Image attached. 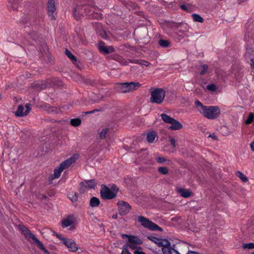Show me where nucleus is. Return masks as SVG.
I'll return each instance as SVG.
<instances>
[{"instance_id": "dca6fc26", "label": "nucleus", "mask_w": 254, "mask_h": 254, "mask_svg": "<svg viewBox=\"0 0 254 254\" xmlns=\"http://www.w3.org/2000/svg\"><path fill=\"white\" fill-rule=\"evenodd\" d=\"M82 15V11L79 6H76L73 8V16L76 20H79L81 18Z\"/></svg>"}, {"instance_id": "9d476101", "label": "nucleus", "mask_w": 254, "mask_h": 254, "mask_svg": "<svg viewBox=\"0 0 254 254\" xmlns=\"http://www.w3.org/2000/svg\"><path fill=\"white\" fill-rule=\"evenodd\" d=\"M123 238H127V244H138L141 245L142 244V241L139 239L137 236L129 235L127 234H123L122 235Z\"/></svg>"}, {"instance_id": "f257e3e1", "label": "nucleus", "mask_w": 254, "mask_h": 254, "mask_svg": "<svg viewBox=\"0 0 254 254\" xmlns=\"http://www.w3.org/2000/svg\"><path fill=\"white\" fill-rule=\"evenodd\" d=\"M194 105L197 111L208 119H216L220 114V109L217 106H204L198 100L195 101Z\"/></svg>"}, {"instance_id": "39448f33", "label": "nucleus", "mask_w": 254, "mask_h": 254, "mask_svg": "<svg viewBox=\"0 0 254 254\" xmlns=\"http://www.w3.org/2000/svg\"><path fill=\"white\" fill-rule=\"evenodd\" d=\"M113 190L108 188L105 185H102L100 190L101 197L104 199H111L115 198L119 190L116 187L112 188Z\"/></svg>"}, {"instance_id": "8fccbe9b", "label": "nucleus", "mask_w": 254, "mask_h": 254, "mask_svg": "<svg viewBox=\"0 0 254 254\" xmlns=\"http://www.w3.org/2000/svg\"><path fill=\"white\" fill-rule=\"evenodd\" d=\"M209 137H211L214 140H217V137L216 136L214 133L210 134L208 136Z\"/></svg>"}, {"instance_id": "e433bc0d", "label": "nucleus", "mask_w": 254, "mask_h": 254, "mask_svg": "<svg viewBox=\"0 0 254 254\" xmlns=\"http://www.w3.org/2000/svg\"><path fill=\"white\" fill-rule=\"evenodd\" d=\"M207 70H208L207 65L206 64H203L201 66V70L200 72V74L201 75H203V74H205L207 72Z\"/></svg>"}, {"instance_id": "b1692460", "label": "nucleus", "mask_w": 254, "mask_h": 254, "mask_svg": "<svg viewBox=\"0 0 254 254\" xmlns=\"http://www.w3.org/2000/svg\"><path fill=\"white\" fill-rule=\"evenodd\" d=\"M159 45L162 48H168L170 46V42L167 40L160 39L158 41Z\"/></svg>"}, {"instance_id": "7c9ffc66", "label": "nucleus", "mask_w": 254, "mask_h": 254, "mask_svg": "<svg viewBox=\"0 0 254 254\" xmlns=\"http://www.w3.org/2000/svg\"><path fill=\"white\" fill-rule=\"evenodd\" d=\"M109 130L108 128L105 127L103 128L101 131L99 132V138L101 139H103L106 138V135Z\"/></svg>"}, {"instance_id": "0eeeda50", "label": "nucleus", "mask_w": 254, "mask_h": 254, "mask_svg": "<svg viewBox=\"0 0 254 254\" xmlns=\"http://www.w3.org/2000/svg\"><path fill=\"white\" fill-rule=\"evenodd\" d=\"M162 120L166 123L171 124V126L169 127L171 130H179L182 128V125L178 121L174 118L168 116L165 113L161 115Z\"/></svg>"}, {"instance_id": "5701e85b", "label": "nucleus", "mask_w": 254, "mask_h": 254, "mask_svg": "<svg viewBox=\"0 0 254 254\" xmlns=\"http://www.w3.org/2000/svg\"><path fill=\"white\" fill-rule=\"evenodd\" d=\"M24 107L20 105L18 107V109L15 112V115L17 117H23L27 115L26 111H24Z\"/></svg>"}, {"instance_id": "bb28decb", "label": "nucleus", "mask_w": 254, "mask_h": 254, "mask_svg": "<svg viewBox=\"0 0 254 254\" xmlns=\"http://www.w3.org/2000/svg\"><path fill=\"white\" fill-rule=\"evenodd\" d=\"M68 198L73 203L76 204L78 200V194L77 192L70 193L68 194Z\"/></svg>"}, {"instance_id": "6e6552de", "label": "nucleus", "mask_w": 254, "mask_h": 254, "mask_svg": "<svg viewBox=\"0 0 254 254\" xmlns=\"http://www.w3.org/2000/svg\"><path fill=\"white\" fill-rule=\"evenodd\" d=\"M57 237L62 241L63 243L68 248V250L71 252H75L78 250V247L75 242L72 239H68L62 237L60 234H57Z\"/></svg>"}, {"instance_id": "f8f14e48", "label": "nucleus", "mask_w": 254, "mask_h": 254, "mask_svg": "<svg viewBox=\"0 0 254 254\" xmlns=\"http://www.w3.org/2000/svg\"><path fill=\"white\" fill-rule=\"evenodd\" d=\"M76 159L75 155L67 159L64 162H62L59 165L63 170L68 168L71 164L74 163Z\"/></svg>"}, {"instance_id": "6e6d98bb", "label": "nucleus", "mask_w": 254, "mask_h": 254, "mask_svg": "<svg viewBox=\"0 0 254 254\" xmlns=\"http://www.w3.org/2000/svg\"><path fill=\"white\" fill-rule=\"evenodd\" d=\"M123 60H121V61H120V63L122 64L123 65H126L127 64V62H122L121 61H122Z\"/></svg>"}, {"instance_id": "f704fd0d", "label": "nucleus", "mask_w": 254, "mask_h": 254, "mask_svg": "<svg viewBox=\"0 0 254 254\" xmlns=\"http://www.w3.org/2000/svg\"><path fill=\"white\" fill-rule=\"evenodd\" d=\"M126 245L132 250H142V248L141 247L137 246V245H138V244H127Z\"/></svg>"}, {"instance_id": "7ed1b4c3", "label": "nucleus", "mask_w": 254, "mask_h": 254, "mask_svg": "<svg viewBox=\"0 0 254 254\" xmlns=\"http://www.w3.org/2000/svg\"><path fill=\"white\" fill-rule=\"evenodd\" d=\"M166 95V92L163 89L156 88L151 91L150 101L151 103L161 104Z\"/></svg>"}, {"instance_id": "3c124183", "label": "nucleus", "mask_w": 254, "mask_h": 254, "mask_svg": "<svg viewBox=\"0 0 254 254\" xmlns=\"http://www.w3.org/2000/svg\"><path fill=\"white\" fill-rule=\"evenodd\" d=\"M250 64H251V67L253 68H254V59H252L251 60Z\"/></svg>"}, {"instance_id": "4c0bfd02", "label": "nucleus", "mask_w": 254, "mask_h": 254, "mask_svg": "<svg viewBox=\"0 0 254 254\" xmlns=\"http://www.w3.org/2000/svg\"><path fill=\"white\" fill-rule=\"evenodd\" d=\"M86 189H87V188H85V186H84V185H82V182H81L79 184V192L81 193H83L85 191Z\"/></svg>"}, {"instance_id": "9b49d317", "label": "nucleus", "mask_w": 254, "mask_h": 254, "mask_svg": "<svg viewBox=\"0 0 254 254\" xmlns=\"http://www.w3.org/2000/svg\"><path fill=\"white\" fill-rule=\"evenodd\" d=\"M47 9L48 11L49 16L51 17L52 19H55V16L53 14L56 8L55 6V0H49L47 4Z\"/></svg>"}, {"instance_id": "412c9836", "label": "nucleus", "mask_w": 254, "mask_h": 254, "mask_svg": "<svg viewBox=\"0 0 254 254\" xmlns=\"http://www.w3.org/2000/svg\"><path fill=\"white\" fill-rule=\"evenodd\" d=\"M63 169L59 166L56 168L54 171V174L51 175L52 179H56L60 178L61 173L63 172Z\"/></svg>"}, {"instance_id": "37998d69", "label": "nucleus", "mask_w": 254, "mask_h": 254, "mask_svg": "<svg viewBox=\"0 0 254 254\" xmlns=\"http://www.w3.org/2000/svg\"><path fill=\"white\" fill-rule=\"evenodd\" d=\"M156 160L158 163L160 164H163L166 161L165 158L163 157H157Z\"/></svg>"}, {"instance_id": "aec40b11", "label": "nucleus", "mask_w": 254, "mask_h": 254, "mask_svg": "<svg viewBox=\"0 0 254 254\" xmlns=\"http://www.w3.org/2000/svg\"><path fill=\"white\" fill-rule=\"evenodd\" d=\"M157 135L156 132L152 131L147 133V140L149 143H152L157 137Z\"/></svg>"}, {"instance_id": "ea45409f", "label": "nucleus", "mask_w": 254, "mask_h": 254, "mask_svg": "<svg viewBox=\"0 0 254 254\" xmlns=\"http://www.w3.org/2000/svg\"><path fill=\"white\" fill-rule=\"evenodd\" d=\"M34 86L37 88V89H40V90H42V89H44L45 88H46V85L45 84H36L34 85Z\"/></svg>"}, {"instance_id": "a211bd4d", "label": "nucleus", "mask_w": 254, "mask_h": 254, "mask_svg": "<svg viewBox=\"0 0 254 254\" xmlns=\"http://www.w3.org/2000/svg\"><path fill=\"white\" fill-rule=\"evenodd\" d=\"M178 192L185 198L189 197L191 195L192 192L189 190L187 189L179 188L178 189Z\"/></svg>"}, {"instance_id": "a878e982", "label": "nucleus", "mask_w": 254, "mask_h": 254, "mask_svg": "<svg viewBox=\"0 0 254 254\" xmlns=\"http://www.w3.org/2000/svg\"><path fill=\"white\" fill-rule=\"evenodd\" d=\"M236 175L237 177L239 178L243 182L246 183L248 182V178L242 172L238 171L236 172Z\"/></svg>"}, {"instance_id": "603ef678", "label": "nucleus", "mask_w": 254, "mask_h": 254, "mask_svg": "<svg viewBox=\"0 0 254 254\" xmlns=\"http://www.w3.org/2000/svg\"><path fill=\"white\" fill-rule=\"evenodd\" d=\"M89 8V7L88 6H85L84 9L85 12L86 14H87V15H90V13L86 11L87 10V9H88Z\"/></svg>"}, {"instance_id": "72a5a7b5", "label": "nucleus", "mask_w": 254, "mask_h": 254, "mask_svg": "<svg viewBox=\"0 0 254 254\" xmlns=\"http://www.w3.org/2000/svg\"><path fill=\"white\" fill-rule=\"evenodd\" d=\"M158 171L162 174L166 175L168 173V169L166 167H160L158 168Z\"/></svg>"}, {"instance_id": "ddd939ff", "label": "nucleus", "mask_w": 254, "mask_h": 254, "mask_svg": "<svg viewBox=\"0 0 254 254\" xmlns=\"http://www.w3.org/2000/svg\"><path fill=\"white\" fill-rule=\"evenodd\" d=\"M150 240L157 244L159 247H162V248H164L169 244H170V242L166 239L163 240L161 239H157L156 237H152V239H150Z\"/></svg>"}, {"instance_id": "423d86ee", "label": "nucleus", "mask_w": 254, "mask_h": 254, "mask_svg": "<svg viewBox=\"0 0 254 254\" xmlns=\"http://www.w3.org/2000/svg\"><path fill=\"white\" fill-rule=\"evenodd\" d=\"M137 220L138 222L141 223L142 226L150 230L159 231L160 232L163 231V229L160 227L144 216H138Z\"/></svg>"}, {"instance_id": "58836bf2", "label": "nucleus", "mask_w": 254, "mask_h": 254, "mask_svg": "<svg viewBox=\"0 0 254 254\" xmlns=\"http://www.w3.org/2000/svg\"><path fill=\"white\" fill-rule=\"evenodd\" d=\"M244 248H248L249 249H254V243H250L248 244H245L244 245Z\"/></svg>"}, {"instance_id": "5fc2aeb1", "label": "nucleus", "mask_w": 254, "mask_h": 254, "mask_svg": "<svg viewBox=\"0 0 254 254\" xmlns=\"http://www.w3.org/2000/svg\"><path fill=\"white\" fill-rule=\"evenodd\" d=\"M187 254H200L195 252H193V251H189Z\"/></svg>"}, {"instance_id": "393cba45", "label": "nucleus", "mask_w": 254, "mask_h": 254, "mask_svg": "<svg viewBox=\"0 0 254 254\" xmlns=\"http://www.w3.org/2000/svg\"><path fill=\"white\" fill-rule=\"evenodd\" d=\"M73 223V221L69 218L68 217L66 219L62 220V225L63 228L67 227L70 226Z\"/></svg>"}, {"instance_id": "1a4fd4ad", "label": "nucleus", "mask_w": 254, "mask_h": 254, "mask_svg": "<svg viewBox=\"0 0 254 254\" xmlns=\"http://www.w3.org/2000/svg\"><path fill=\"white\" fill-rule=\"evenodd\" d=\"M119 208V213L121 215H126L131 209L129 204L124 201H119L117 203Z\"/></svg>"}, {"instance_id": "4d7b16f0", "label": "nucleus", "mask_w": 254, "mask_h": 254, "mask_svg": "<svg viewBox=\"0 0 254 254\" xmlns=\"http://www.w3.org/2000/svg\"><path fill=\"white\" fill-rule=\"evenodd\" d=\"M118 215L117 214H114L113 215L112 218L114 219H116L117 218Z\"/></svg>"}, {"instance_id": "cd10ccee", "label": "nucleus", "mask_w": 254, "mask_h": 254, "mask_svg": "<svg viewBox=\"0 0 254 254\" xmlns=\"http://www.w3.org/2000/svg\"><path fill=\"white\" fill-rule=\"evenodd\" d=\"M31 239L34 242L37 244V246L39 247L41 250L43 251L45 250V248L43 244L35 236H32V238Z\"/></svg>"}, {"instance_id": "a19ab883", "label": "nucleus", "mask_w": 254, "mask_h": 254, "mask_svg": "<svg viewBox=\"0 0 254 254\" xmlns=\"http://www.w3.org/2000/svg\"><path fill=\"white\" fill-rule=\"evenodd\" d=\"M207 89L211 91H214L216 90V86L214 84H209L207 86Z\"/></svg>"}, {"instance_id": "09e8293b", "label": "nucleus", "mask_w": 254, "mask_h": 254, "mask_svg": "<svg viewBox=\"0 0 254 254\" xmlns=\"http://www.w3.org/2000/svg\"><path fill=\"white\" fill-rule=\"evenodd\" d=\"M141 60H131L130 62L133 64H139Z\"/></svg>"}, {"instance_id": "de8ad7c7", "label": "nucleus", "mask_w": 254, "mask_h": 254, "mask_svg": "<svg viewBox=\"0 0 254 254\" xmlns=\"http://www.w3.org/2000/svg\"><path fill=\"white\" fill-rule=\"evenodd\" d=\"M134 254H145V253H144L143 252H142L141 251V250H140V249H138V250H136L134 251V253H133Z\"/></svg>"}, {"instance_id": "864d4df0", "label": "nucleus", "mask_w": 254, "mask_h": 254, "mask_svg": "<svg viewBox=\"0 0 254 254\" xmlns=\"http://www.w3.org/2000/svg\"><path fill=\"white\" fill-rule=\"evenodd\" d=\"M251 148L252 150L254 151V141L251 143Z\"/></svg>"}, {"instance_id": "c9c22d12", "label": "nucleus", "mask_w": 254, "mask_h": 254, "mask_svg": "<svg viewBox=\"0 0 254 254\" xmlns=\"http://www.w3.org/2000/svg\"><path fill=\"white\" fill-rule=\"evenodd\" d=\"M127 247H128L126 245L123 246L121 254H131L129 252Z\"/></svg>"}, {"instance_id": "473e14b6", "label": "nucleus", "mask_w": 254, "mask_h": 254, "mask_svg": "<svg viewBox=\"0 0 254 254\" xmlns=\"http://www.w3.org/2000/svg\"><path fill=\"white\" fill-rule=\"evenodd\" d=\"M254 114L251 113L248 116L247 119L245 121V123L247 125H249L254 122Z\"/></svg>"}, {"instance_id": "f3484780", "label": "nucleus", "mask_w": 254, "mask_h": 254, "mask_svg": "<svg viewBox=\"0 0 254 254\" xmlns=\"http://www.w3.org/2000/svg\"><path fill=\"white\" fill-rule=\"evenodd\" d=\"M82 185H84L85 188L87 189H94L96 187V184L95 183L94 180L91 179L89 180H85L83 182H82Z\"/></svg>"}, {"instance_id": "2f4dec72", "label": "nucleus", "mask_w": 254, "mask_h": 254, "mask_svg": "<svg viewBox=\"0 0 254 254\" xmlns=\"http://www.w3.org/2000/svg\"><path fill=\"white\" fill-rule=\"evenodd\" d=\"M70 124L74 127H78L80 125L81 121L79 118L71 119L70 121Z\"/></svg>"}, {"instance_id": "a18cd8bd", "label": "nucleus", "mask_w": 254, "mask_h": 254, "mask_svg": "<svg viewBox=\"0 0 254 254\" xmlns=\"http://www.w3.org/2000/svg\"><path fill=\"white\" fill-rule=\"evenodd\" d=\"M170 143L173 148L176 147V140L174 138H171L170 140Z\"/></svg>"}, {"instance_id": "6ab92c4d", "label": "nucleus", "mask_w": 254, "mask_h": 254, "mask_svg": "<svg viewBox=\"0 0 254 254\" xmlns=\"http://www.w3.org/2000/svg\"><path fill=\"white\" fill-rule=\"evenodd\" d=\"M65 54L67 56V57L74 64L77 65H78V64L79 63V62L69 50L66 49L65 51Z\"/></svg>"}, {"instance_id": "2eb2a0df", "label": "nucleus", "mask_w": 254, "mask_h": 254, "mask_svg": "<svg viewBox=\"0 0 254 254\" xmlns=\"http://www.w3.org/2000/svg\"><path fill=\"white\" fill-rule=\"evenodd\" d=\"M99 51L104 54H108L111 53L114 51V48L111 47H106L103 45V43H101L99 46Z\"/></svg>"}, {"instance_id": "4be33fe9", "label": "nucleus", "mask_w": 254, "mask_h": 254, "mask_svg": "<svg viewBox=\"0 0 254 254\" xmlns=\"http://www.w3.org/2000/svg\"><path fill=\"white\" fill-rule=\"evenodd\" d=\"M100 204V201L99 198L93 196L91 198L89 202V205L92 207H98Z\"/></svg>"}, {"instance_id": "49530a36", "label": "nucleus", "mask_w": 254, "mask_h": 254, "mask_svg": "<svg viewBox=\"0 0 254 254\" xmlns=\"http://www.w3.org/2000/svg\"><path fill=\"white\" fill-rule=\"evenodd\" d=\"M99 111H100V110L95 109V110L89 111V112H83V113L85 115H87V114H93V113H95V112H98Z\"/></svg>"}, {"instance_id": "c756f323", "label": "nucleus", "mask_w": 254, "mask_h": 254, "mask_svg": "<svg viewBox=\"0 0 254 254\" xmlns=\"http://www.w3.org/2000/svg\"><path fill=\"white\" fill-rule=\"evenodd\" d=\"M194 21L202 23L203 22V18L199 14L193 13L191 15Z\"/></svg>"}, {"instance_id": "79ce46f5", "label": "nucleus", "mask_w": 254, "mask_h": 254, "mask_svg": "<svg viewBox=\"0 0 254 254\" xmlns=\"http://www.w3.org/2000/svg\"><path fill=\"white\" fill-rule=\"evenodd\" d=\"M139 64L148 66L150 64L148 61L141 60Z\"/></svg>"}, {"instance_id": "4468645a", "label": "nucleus", "mask_w": 254, "mask_h": 254, "mask_svg": "<svg viewBox=\"0 0 254 254\" xmlns=\"http://www.w3.org/2000/svg\"><path fill=\"white\" fill-rule=\"evenodd\" d=\"M19 227L20 231L24 235L25 237L29 239V241H30L29 239L32 238V236H35L34 234L31 233L30 230L24 225H20Z\"/></svg>"}, {"instance_id": "c03bdc74", "label": "nucleus", "mask_w": 254, "mask_h": 254, "mask_svg": "<svg viewBox=\"0 0 254 254\" xmlns=\"http://www.w3.org/2000/svg\"><path fill=\"white\" fill-rule=\"evenodd\" d=\"M25 108H26L25 111L27 115L31 111V105L30 104H26L25 105Z\"/></svg>"}, {"instance_id": "c85d7f7f", "label": "nucleus", "mask_w": 254, "mask_h": 254, "mask_svg": "<svg viewBox=\"0 0 254 254\" xmlns=\"http://www.w3.org/2000/svg\"><path fill=\"white\" fill-rule=\"evenodd\" d=\"M180 7L182 10L188 12L192 11L191 5L190 3L181 4Z\"/></svg>"}, {"instance_id": "f03ea898", "label": "nucleus", "mask_w": 254, "mask_h": 254, "mask_svg": "<svg viewBox=\"0 0 254 254\" xmlns=\"http://www.w3.org/2000/svg\"><path fill=\"white\" fill-rule=\"evenodd\" d=\"M141 86V84L137 82L119 83L118 84V90L120 92L125 93L133 91Z\"/></svg>"}, {"instance_id": "20e7f679", "label": "nucleus", "mask_w": 254, "mask_h": 254, "mask_svg": "<svg viewBox=\"0 0 254 254\" xmlns=\"http://www.w3.org/2000/svg\"><path fill=\"white\" fill-rule=\"evenodd\" d=\"M167 25L173 29H178L177 34H181L183 37L188 36V32L189 29V25L185 23H177L175 22H169Z\"/></svg>"}]
</instances>
